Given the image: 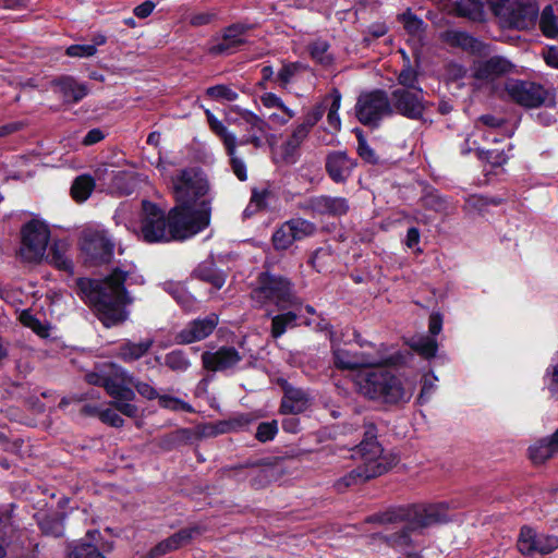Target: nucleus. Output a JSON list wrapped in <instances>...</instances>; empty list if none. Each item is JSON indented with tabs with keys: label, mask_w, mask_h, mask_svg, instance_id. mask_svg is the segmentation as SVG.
Listing matches in <instances>:
<instances>
[{
	"label": "nucleus",
	"mask_w": 558,
	"mask_h": 558,
	"mask_svg": "<svg viewBox=\"0 0 558 558\" xmlns=\"http://www.w3.org/2000/svg\"><path fill=\"white\" fill-rule=\"evenodd\" d=\"M271 192L268 189H253L251 194V206L255 207V210H265L267 208V198Z\"/></svg>",
	"instance_id": "nucleus-62"
},
{
	"label": "nucleus",
	"mask_w": 558,
	"mask_h": 558,
	"mask_svg": "<svg viewBox=\"0 0 558 558\" xmlns=\"http://www.w3.org/2000/svg\"><path fill=\"white\" fill-rule=\"evenodd\" d=\"M49 240L50 230L44 221L31 219L25 222L21 228L22 257L29 262L40 260Z\"/></svg>",
	"instance_id": "nucleus-10"
},
{
	"label": "nucleus",
	"mask_w": 558,
	"mask_h": 558,
	"mask_svg": "<svg viewBox=\"0 0 558 558\" xmlns=\"http://www.w3.org/2000/svg\"><path fill=\"white\" fill-rule=\"evenodd\" d=\"M286 222L287 228H289L292 236L294 238V242L311 236L316 231L315 223L304 218H292Z\"/></svg>",
	"instance_id": "nucleus-43"
},
{
	"label": "nucleus",
	"mask_w": 558,
	"mask_h": 558,
	"mask_svg": "<svg viewBox=\"0 0 558 558\" xmlns=\"http://www.w3.org/2000/svg\"><path fill=\"white\" fill-rule=\"evenodd\" d=\"M129 272L116 267L104 279L80 277L76 279V292L89 306L105 328L123 325L130 316L128 305L132 304L125 283Z\"/></svg>",
	"instance_id": "nucleus-2"
},
{
	"label": "nucleus",
	"mask_w": 558,
	"mask_h": 558,
	"mask_svg": "<svg viewBox=\"0 0 558 558\" xmlns=\"http://www.w3.org/2000/svg\"><path fill=\"white\" fill-rule=\"evenodd\" d=\"M405 523L407 524L399 531H396L393 533H373L371 535V538L374 542L385 544L388 548H391L395 551H403L408 548H411L414 545L411 534L414 531L418 529H425L426 526H418L411 522Z\"/></svg>",
	"instance_id": "nucleus-28"
},
{
	"label": "nucleus",
	"mask_w": 558,
	"mask_h": 558,
	"mask_svg": "<svg viewBox=\"0 0 558 558\" xmlns=\"http://www.w3.org/2000/svg\"><path fill=\"white\" fill-rule=\"evenodd\" d=\"M158 403L162 409H168L171 411H183L186 413L194 412L193 407L189 402L169 395H161L158 397Z\"/></svg>",
	"instance_id": "nucleus-52"
},
{
	"label": "nucleus",
	"mask_w": 558,
	"mask_h": 558,
	"mask_svg": "<svg viewBox=\"0 0 558 558\" xmlns=\"http://www.w3.org/2000/svg\"><path fill=\"white\" fill-rule=\"evenodd\" d=\"M99 417L102 423L109 426L119 428L124 425V420L119 415L114 409H105L100 412Z\"/></svg>",
	"instance_id": "nucleus-64"
},
{
	"label": "nucleus",
	"mask_w": 558,
	"mask_h": 558,
	"mask_svg": "<svg viewBox=\"0 0 558 558\" xmlns=\"http://www.w3.org/2000/svg\"><path fill=\"white\" fill-rule=\"evenodd\" d=\"M299 316L296 313L289 311L282 314H278L271 319L270 333L274 339L280 338L288 328L296 326Z\"/></svg>",
	"instance_id": "nucleus-41"
},
{
	"label": "nucleus",
	"mask_w": 558,
	"mask_h": 558,
	"mask_svg": "<svg viewBox=\"0 0 558 558\" xmlns=\"http://www.w3.org/2000/svg\"><path fill=\"white\" fill-rule=\"evenodd\" d=\"M140 236L148 244L171 243V225L168 213L156 203L143 199L140 213Z\"/></svg>",
	"instance_id": "nucleus-6"
},
{
	"label": "nucleus",
	"mask_w": 558,
	"mask_h": 558,
	"mask_svg": "<svg viewBox=\"0 0 558 558\" xmlns=\"http://www.w3.org/2000/svg\"><path fill=\"white\" fill-rule=\"evenodd\" d=\"M539 29L542 34L547 38H557L558 37V25L557 19L554 13V9L551 4H547L539 16L538 21Z\"/></svg>",
	"instance_id": "nucleus-44"
},
{
	"label": "nucleus",
	"mask_w": 558,
	"mask_h": 558,
	"mask_svg": "<svg viewBox=\"0 0 558 558\" xmlns=\"http://www.w3.org/2000/svg\"><path fill=\"white\" fill-rule=\"evenodd\" d=\"M505 89L515 104L525 108H538L544 105L553 108L556 105L555 93L539 83L513 80L506 84Z\"/></svg>",
	"instance_id": "nucleus-9"
},
{
	"label": "nucleus",
	"mask_w": 558,
	"mask_h": 558,
	"mask_svg": "<svg viewBox=\"0 0 558 558\" xmlns=\"http://www.w3.org/2000/svg\"><path fill=\"white\" fill-rule=\"evenodd\" d=\"M378 428L373 422H364L363 435L360 444L356 446V452L362 461L373 462L375 464L385 461L391 462V469L399 462V456L393 452H385L381 444L378 441Z\"/></svg>",
	"instance_id": "nucleus-14"
},
{
	"label": "nucleus",
	"mask_w": 558,
	"mask_h": 558,
	"mask_svg": "<svg viewBox=\"0 0 558 558\" xmlns=\"http://www.w3.org/2000/svg\"><path fill=\"white\" fill-rule=\"evenodd\" d=\"M538 13L539 8L535 0H513L502 20L511 28L526 31L536 25Z\"/></svg>",
	"instance_id": "nucleus-17"
},
{
	"label": "nucleus",
	"mask_w": 558,
	"mask_h": 558,
	"mask_svg": "<svg viewBox=\"0 0 558 558\" xmlns=\"http://www.w3.org/2000/svg\"><path fill=\"white\" fill-rule=\"evenodd\" d=\"M517 547L524 556L548 555L558 548V536L539 534L535 529L523 525L520 529Z\"/></svg>",
	"instance_id": "nucleus-16"
},
{
	"label": "nucleus",
	"mask_w": 558,
	"mask_h": 558,
	"mask_svg": "<svg viewBox=\"0 0 558 558\" xmlns=\"http://www.w3.org/2000/svg\"><path fill=\"white\" fill-rule=\"evenodd\" d=\"M487 0H456L454 12L460 17H465L472 22L486 21Z\"/></svg>",
	"instance_id": "nucleus-33"
},
{
	"label": "nucleus",
	"mask_w": 558,
	"mask_h": 558,
	"mask_svg": "<svg viewBox=\"0 0 558 558\" xmlns=\"http://www.w3.org/2000/svg\"><path fill=\"white\" fill-rule=\"evenodd\" d=\"M210 131L222 142L231 169L240 181L247 180L244 161L236 155L238 137L210 110L205 111Z\"/></svg>",
	"instance_id": "nucleus-11"
},
{
	"label": "nucleus",
	"mask_w": 558,
	"mask_h": 558,
	"mask_svg": "<svg viewBox=\"0 0 558 558\" xmlns=\"http://www.w3.org/2000/svg\"><path fill=\"white\" fill-rule=\"evenodd\" d=\"M162 288L177 301L179 305H181L182 308L190 310L194 305L195 299L187 292L182 283L166 281Z\"/></svg>",
	"instance_id": "nucleus-40"
},
{
	"label": "nucleus",
	"mask_w": 558,
	"mask_h": 558,
	"mask_svg": "<svg viewBox=\"0 0 558 558\" xmlns=\"http://www.w3.org/2000/svg\"><path fill=\"white\" fill-rule=\"evenodd\" d=\"M326 111V106L323 104L315 105L306 112L303 118L302 125L306 126L310 131L320 121Z\"/></svg>",
	"instance_id": "nucleus-58"
},
{
	"label": "nucleus",
	"mask_w": 558,
	"mask_h": 558,
	"mask_svg": "<svg viewBox=\"0 0 558 558\" xmlns=\"http://www.w3.org/2000/svg\"><path fill=\"white\" fill-rule=\"evenodd\" d=\"M165 365L173 372H185L191 363L183 350H172L165 355Z\"/></svg>",
	"instance_id": "nucleus-48"
},
{
	"label": "nucleus",
	"mask_w": 558,
	"mask_h": 558,
	"mask_svg": "<svg viewBox=\"0 0 558 558\" xmlns=\"http://www.w3.org/2000/svg\"><path fill=\"white\" fill-rule=\"evenodd\" d=\"M65 519H66L65 512L56 511L52 513L45 514L41 519H39L37 521V524H38L40 532L45 536L60 538L64 535Z\"/></svg>",
	"instance_id": "nucleus-34"
},
{
	"label": "nucleus",
	"mask_w": 558,
	"mask_h": 558,
	"mask_svg": "<svg viewBox=\"0 0 558 558\" xmlns=\"http://www.w3.org/2000/svg\"><path fill=\"white\" fill-rule=\"evenodd\" d=\"M153 345V338H145L140 342L124 339L113 349V356L126 364H130L147 355Z\"/></svg>",
	"instance_id": "nucleus-29"
},
{
	"label": "nucleus",
	"mask_w": 558,
	"mask_h": 558,
	"mask_svg": "<svg viewBox=\"0 0 558 558\" xmlns=\"http://www.w3.org/2000/svg\"><path fill=\"white\" fill-rule=\"evenodd\" d=\"M126 376L130 377L129 379H125L123 385L124 387H130L131 389H135L143 398L147 400H155L160 397L157 392V390L150 386L148 383H144L135 378L131 373L126 371Z\"/></svg>",
	"instance_id": "nucleus-49"
},
{
	"label": "nucleus",
	"mask_w": 558,
	"mask_h": 558,
	"mask_svg": "<svg viewBox=\"0 0 558 558\" xmlns=\"http://www.w3.org/2000/svg\"><path fill=\"white\" fill-rule=\"evenodd\" d=\"M257 286L252 289L251 298L260 305L275 303L280 310L293 304L294 284L290 278L264 270L256 277Z\"/></svg>",
	"instance_id": "nucleus-5"
},
{
	"label": "nucleus",
	"mask_w": 558,
	"mask_h": 558,
	"mask_svg": "<svg viewBox=\"0 0 558 558\" xmlns=\"http://www.w3.org/2000/svg\"><path fill=\"white\" fill-rule=\"evenodd\" d=\"M441 39L450 47L460 48L473 56L483 57L489 52L488 44L464 31L447 29L441 34Z\"/></svg>",
	"instance_id": "nucleus-27"
},
{
	"label": "nucleus",
	"mask_w": 558,
	"mask_h": 558,
	"mask_svg": "<svg viewBox=\"0 0 558 558\" xmlns=\"http://www.w3.org/2000/svg\"><path fill=\"white\" fill-rule=\"evenodd\" d=\"M20 322L23 326L32 329L40 338L49 337V325L41 323L36 315L31 313V311L24 310L20 315Z\"/></svg>",
	"instance_id": "nucleus-46"
},
{
	"label": "nucleus",
	"mask_w": 558,
	"mask_h": 558,
	"mask_svg": "<svg viewBox=\"0 0 558 558\" xmlns=\"http://www.w3.org/2000/svg\"><path fill=\"white\" fill-rule=\"evenodd\" d=\"M330 44L324 39H317L308 45V53L313 61L324 68L332 65L335 58L329 53Z\"/></svg>",
	"instance_id": "nucleus-39"
},
{
	"label": "nucleus",
	"mask_w": 558,
	"mask_h": 558,
	"mask_svg": "<svg viewBox=\"0 0 558 558\" xmlns=\"http://www.w3.org/2000/svg\"><path fill=\"white\" fill-rule=\"evenodd\" d=\"M558 452L549 437H544L529 447V458L533 464H544Z\"/></svg>",
	"instance_id": "nucleus-36"
},
{
	"label": "nucleus",
	"mask_w": 558,
	"mask_h": 558,
	"mask_svg": "<svg viewBox=\"0 0 558 558\" xmlns=\"http://www.w3.org/2000/svg\"><path fill=\"white\" fill-rule=\"evenodd\" d=\"M514 69V64L502 56H493L485 60L475 61L472 65V76L482 82H494Z\"/></svg>",
	"instance_id": "nucleus-23"
},
{
	"label": "nucleus",
	"mask_w": 558,
	"mask_h": 558,
	"mask_svg": "<svg viewBox=\"0 0 558 558\" xmlns=\"http://www.w3.org/2000/svg\"><path fill=\"white\" fill-rule=\"evenodd\" d=\"M411 349L425 360L436 356L438 343L436 338L422 336L410 343Z\"/></svg>",
	"instance_id": "nucleus-45"
},
{
	"label": "nucleus",
	"mask_w": 558,
	"mask_h": 558,
	"mask_svg": "<svg viewBox=\"0 0 558 558\" xmlns=\"http://www.w3.org/2000/svg\"><path fill=\"white\" fill-rule=\"evenodd\" d=\"M51 87L58 93L64 105H75L82 101L89 93L88 85L80 82L73 75L63 74L51 81Z\"/></svg>",
	"instance_id": "nucleus-25"
},
{
	"label": "nucleus",
	"mask_w": 558,
	"mask_h": 558,
	"mask_svg": "<svg viewBox=\"0 0 558 558\" xmlns=\"http://www.w3.org/2000/svg\"><path fill=\"white\" fill-rule=\"evenodd\" d=\"M391 462H393V459H391L390 462L384 460L381 463L377 464L363 461L362 464L338 478L335 482L333 487L337 493L343 494L350 488L360 486L373 478L386 474L391 470Z\"/></svg>",
	"instance_id": "nucleus-15"
},
{
	"label": "nucleus",
	"mask_w": 558,
	"mask_h": 558,
	"mask_svg": "<svg viewBox=\"0 0 558 558\" xmlns=\"http://www.w3.org/2000/svg\"><path fill=\"white\" fill-rule=\"evenodd\" d=\"M357 162L348 156L347 151H330L325 159V170L332 182L345 183L352 174Z\"/></svg>",
	"instance_id": "nucleus-26"
},
{
	"label": "nucleus",
	"mask_w": 558,
	"mask_h": 558,
	"mask_svg": "<svg viewBox=\"0 0 558 558\" xmlns=\"http://www.w3.org/2000/svg\"><path fill=\"white\" fill-rule=\"evenodd\" d=\"M417 78V71L414 70L411 66L410 62L408 61L407 65H404V68L400 71L398 75V83L402 85L403 88L415 90V88H421L420 86L416 85Z\"/></svg>",
	"instance_id": "nucleus-56"
},
{
	"label": "nucleus",
	"mask_w": 558,
	"mask_h": 558,
	"mask_svg": "<svg viewBox=\"0 0 558 558\" xmlns=\"http://www.w3.org/2000/svg\"><path fill=\"white\" fill-rule=\"evenodd\" d=\"M68 558H107L92 542L77 539L66 544Z\"/></svg>",
	"instance_id": "nucleus-35"
},
{
	"label": "nucleus",
	"mask_w": 558,
	"mask_h": 558,
	"mask_svg": "<svg viewBox=\"0 0 558 558\" xmlns=\"http://www.w3.org/2000/svg\"><path fill=\"white\" fill-rule=\"evenodd\" d=\"M113 400L110 402V405L121 414L135 418L138 414L137 405L131 403L135 400L136 395L132 396L131 399L120 398V397H111Z\"/></svg>",
	"instance_id": "nucleus-51"
},
{
	"label": "nucleus",
	"mask_w": 558,
	"mask_h": 558,
	"mask_svg": "<svg viewBox=\"0 0 558 558\" xmlns=\"http://www.w3.org/2000/svg\"><path fill=\"white\" fill-rule=\"evenodd\" d=\"M477 157L493 167H501L508 161V156L502 149H478Z\"/></svg>",
	"instance_id": "nucleus-55"
},
{
	"label": "nucleus",
	"mask_w": 558,
	"mask_h": 558,
	"mask_svg": "<svg viewBox=\"0 0 558 558\" xmlns=\"http://www.w3.org/2000/svg\"><path fill=\"white\" fill-rule=\"evenodd\" d=\"M253 28L246 23H232L222 29L221 40L208 48L211 56H228L234 53L246 44L244 36Z\"/></svg>",
	"instance_id": "nucleus-19"
},
{
	"label": "nucleus",
	"mask_w": 558,
	"mask_h": 558,
	"mask_svg": "<svg viewBox=\"0 0 558 558\" xmlns=\"http://www.w3.org/2000/svg\"><path fill=\"white\" fill-rule=\"evenodd\" d=\"M97 52L95 45H78L74 44L65 49V54L71 58H87L93 57Z\"/></svg>",
	"instance_id": "nucleus-60"
},
{
	"label": "nucleus",
	"mask_w": 558,
	"mask_h": 558,
	"mask_svg": "<svg viewBox=\"0 0 558 558\" xmlns=\"http://www.w3.org/2000/svg\"><path fill=\"white\" fill-rule=\"evenodd\" d=\"M277 385L282 390L279 413L282 415H299L311 407V396L307 390L294 387L286 378H278Z\"/></svg>",
	"instance_id": "nucleus-18"
},
{
	"label": "nucleus",
	"mask_w": 558,
	"mask_h": 558,
	"mask_svg": "<svg viewBox=\"0 0 558 558\" xmlns=\"http://www.w3.org/2000/svg\"><path fill=\"white\" fill-rule=\"evenodd\" d=\"M125 379L130 380V377L126 376V369L113 362L105 363L98 371L85 375L87 384L104 388L109 397L131 399L134 396V389L124 387Z\"/></svg>",
	"instance_id": "nucleus-8"
},
{
	"label": "nucleus",
	"mask_w": 558,
	"mask_h": 558,
	"mask_svg": "<svg viewBox=\"0 0 558 558\" xmlns=\"http://www.w3.org/2000/svg\"><path fill=\"white\" fill-rule=\"evenodd\" d=\"M448 507L445 502L429 505L391 506L384 511L367 515L364 522L367 524H395L411 522L418 526H429L447 521Z\"/></svg>",
	"instance_id": "nucleus-4"
},
{
	"label": "nucleus",
	"mask_w": 558,
	"mask_h": 558,
	"mask_svg": "<svg viewBox=\"0 0 558 558\" xmlns=\"http://www.w3.org/2000/svg\"><path fill=\"white\" fill-rule=\"evenodd\" d=\"M301 145L290 136L281 144V158L286 163H295Z\"/></svg>",
	"instance_id": "nucleus-57"
},
{
	"label": "nucleus",
	"mask_w": 558,
	"mask_h": 558,
	"mask_svg": "<svg viewBox=\"0 0 558 558\" xmlns=\"http://www.w3.org/2000/svg\"><path fill=\"white\" fill-rule=\"evenodd\" d=\"M206 96L215 101H234L239 98V94L225 84H217L206 89Z\"/></svg>",
	"instance_id": "nucleus-50"
},
{
	"label": "nucleus",
	"mask_w": 558,
	"mask_h": 558,
	"mask_svg": "<svg viewBox=\"0 0 558 558\" xmlns=\"http://www.w3.org/2000/svg\"><path fill=\"white\" fill-rule=\"evenodd\" d=\"M356 384L363 397L385 405L405 403L411 398L401 379L386 368L364 371L359 375Z\"/></svg>",
	"instance_id": "nucleus-3"
},
{
	"label": "nucleus",
	"mask_w": 558,
	"mask_h": 558,
	"mask_svg": "<svg viewBox=\"0 0 558 558\" xmlns=\"http://www.w3.org/2000/svg\"><path fill=\"white\" fill-rule=\"evenodd\" d=\"M218 324L219 316L215 313H210L203 318H195L177 332L174 341L177 344H191L202 341L214 332Z\"/></svg>",
	"instance_id": "nucleus-21"
},
{
	"label": "nucleus",
	"mask_w": 558,
	"mask_h": 558,
	"mask_svg": "<svg viewBox=\"0 0 558 558\" xmlns=\"http://www.w3.org/2000/svg\"><path fill=\"white\" fill-rule=\"evenodd\" d=\"M333 365L341 371H353L359 367V363L352 359L350 353L343 349H333L332 351Z\"/></svg>",
	"instance_id": "nucleus-54"
},
{
	"label": "nucleus",
	"mask_w": 558,
	"mask_h": 558,
	"mask_svg": "<svg viewBox=\"0 0 558 558\" xmlns=\"http://www.w3.org/2000/svg\"><path fill=\"white\" fill-rule=\"evenodd\" d=\"M389 99L391 116L398 113L410 120L423 119L426 107L422 88H397L391 92Z\"/></svg>",
	"instance_id": "nucleus-13"
},
{
	"label": "nucleus",
	"mask_w": 558,
	"mask_h": 558,
	"mask_svg": "<svg viewBox=\"0 0 558 558\" xmlns=\"http://www.w3.org/2000/svg\"><path fill=\"white\" fill-rule=\"evenodd\" d=\"M299 70L298 63L290 62L282 65L277 74L280 86L286 87Z\"/></svg>",
	"instance_id": "nucleus-63"
},
{
	"label": "nucleus",
	"mask_w": 558,
	"mask_h": 558,
	"mask_svg": "<svg viewBox=\"0 0 558 558\" xmlns=\"http://www.w3.org/2000/svg\"><path fill=\"white\" fill-rule=\"evenodd\" d=\"M81 251L89 266L109 264L113 258L114 243L105 232H85L81 240Z\"/></svg>",
	"instance_id": "nucleus-12"
},
{
	"label": "nucleus",
	"mask_w": 558,
	"mask_h": 558,
	"mask_svg": "<svg viewBox=\"0 0 558 558\" xmlns=\"http://www.w3.org/2000/svg\"><path fill=\"white\" fill-rule=\"evenodd\" d=\"M174 206L168 211L174 242H184L203 232L211 219L207 179L194 168H185L171 178Z\"/></svg>",
	"instance_id": "nucleus-1"
},
{
	"label": "nucleus",
	"mask_w": 558,
	"mask_h": 558,
	"mask_svg": "<svg viewBox=\"0 0 558 558\" xmlns=\"http://www.w3.org/2000/svg\"><path fill=\"white\" fill-rule=\"evenodd\" d=\"M96 182L90 174H81L72 183L71 196L75 202H85L94 191Z\"/></svg>",
	"instance_id": "nucleus-38"
},
{
	"label": "nucleus",
	"mask_w": 558,
	"mask_h": 558,
	"mask_svg": "<svg viewBox=\"0 0 558 558\" xmlns=\"http://www.w3.org/2000/svg\"><path fill=\"white\" fill-rule=\"evenodd\" d=\"M388 94L384 89H373L361 94L355 104L357 121L368 128L378 129L384 117L391 116Z\"/></svg>",
	"instance_id": "nucleus-7"
},
{
	"label": "nucleus",
	"mask_w": 558,
	"mask_h": 558,
	"mask_svg": "<svg viewBox=\"0 0 558 558\" xmlns=\"http://www.w3.org/2000/svg\"><path fill=\"white\" fill-rule=\"evenodd\" d=\"M271 243L277 252L287 251L294 243V238L287 228L286 221L272 233Z\"/></svg>",
	"instance_id": "nucleus-47"
},
{
	"label": "nucleus",
	"mask_w": 558,
	"mask_h": 558,
	"mask_svg": "<svg viewBox=\"0 0 558 558\" xmlns=\"http://www.w3.org/2000/svg\"><path fill=\"white\" fill-rule=\"evenodd\" d=\"M353 133L357 140L356 153L359 157L366 163L378 165L379 157L375 150L368 145L364 135V131L360 128H354Z\"/></svg>",
	"instance_id": "nucleus-42"
},
{
	"label": "nucleus",
	"mask_w": 558,
	"mask_h": 558,
	"mask_svg": "<svg viewBox=\"0 0 558 558\" xmlns=\"http://www.w3.org/2000/svg\"><path fill=\"white\" fill-rule=\"evenodd\" d=\"M423 206L427 209H432L435 211H441L447 206V201L444 196L438 194L437 192H429L424 195L422 198Z\"/></svg>",
	"instance_id": "nucleus-59"
},
{
	"label": "nucleus",
	"mask_w": 558,
	"mask_h": 558,
	"mask_svg": "<svg viewBox=\"0 0 558 558\" xmlns=\"http://www.w3.org/2000/svg\"><path fill=\"white\" fill-rule=\"evenodd\" d=\"M301 208L313 215L342 217L349 213L350 203L342 196L317 195L308 197Z\"/></svg>",
	"instance_id": "nucleus-20"
},
{
	"label": "nucleus",
	"mask_w": 558,
	"mask_h": 558,
	"mask_svg": "<svg viewBox=\"0 0 558 558\" xmlns=\"http://www.w3.org/2000/svg\"><path fill=\"white\" fill-rule=\"evenodd\" d=\"M230 111L235 112L241 117V119L248 125V132L266 135L267 130L270 129L269 123L265 119L248 109H243L240 106L234 105L230 107Z\"/></svg>",
	"instance_id": "nucleus-37"
},
{
	"label": "nucleus",
	"mask_w": 558,
	"mask_h": 558,
	"mask_svg": "<svg viewBox=\"0 0 558 558\" xmlns=\"http://www.w3.org/2000/svg\"><path fill=\"white\" fill-rule=\"evenodd\" d=\"M402 23L404 29L411 35L417 34L422 31L424 25V22L410 11L402 14Z\"/></svg>",
	"instance_id": "nucleus-61"
},
{
	"label": "nucleus",
	"mask_w": 558,
	"mask_h": 558,
	"mask_svg": "<svg viewBox=\"0 0 558 558\" xmlns=\"http://www.w3.org/2000/svg\"><path fill=\"white\" fill-rule=\"evenodd\" d=\"M278 430L279 429H278V421L277 420L260 422L257 425L255 438L259 442L265 444V442L274 440L278 434Z\"/></svg>",
	"instance_id": "nucleus-53"
},
{
	"label": "nucleus",
	"mask_w": 558,
	"mask_h": 558,
	"mask_svg": "<svg viewBox=\"0 0 558 558\" xmlns=\"http://www.w3.org/2000/svg\"><path fill=\"white\" fill-rule=\"evenodd\" d=\"M202 533L203 529L199 525L183 527L150 548L148 557L159 558L171 551L178 550L189 545L196 535H201Z\"/></svg>",
	"instance_id": "nucleus-24"
},
{
	"label": "nucleus",
	"mask_w": 558,
	"mask_h": 558,
	"mask_svg": "<svg viewBox=\"0 0 558 558\" xmlns=\"http://www.w3.org/2000/svg\"><path fill=\"white\" fill-rule=\"evenodd\" d=\"M68 244L62 240H54L48 251L47 260L48 263L69 275L74 272L73 260L66 256Z\"/></svg>",
	"instance_id": "nucleus-32"
},
{
	"label": "nucleus",
	"mask_w": 558,
	"mask_h": 558,
	"mask_svg": "<svg viewBox=\"0 0 558 558\" xmlns=\"http://www.w3.org/2000/svg\"><path fill=\"white\" fill-rule=\"evenodd\" d=\"M195 441L193 428L181 427L162 435L158 440V447L163 451H172Z\"/></svg>",
	"instance_id": "nucleus-31"
},
{
	"label": "nucleus",
	"mask_w": 558,
	"mask_h": 558,
	"mask_svg": "<svg viewBox=\"0 0 558 558\" xmlns=\"http://www.w3.org/2000/svg\"><path fill=\"white\" fill-rule=\"evenodd\" d=\"M192 277L203 282L211 284L216 290H220L227 280V275L219 269L214 260H204L192 271Z\"/></svg>",
	"instance_id": "nucleus-30"
},
{
	"label": "nucleus",
	"mask_w": 558,
	"mask_h": 558,
	"mask_svg": "<svg viewBox=\"0 0 558 558\" xmlns=\"http://www.w3.org/2000/svg\"><path fill=\"white\" fill-rule=\"evenodd\" d=\"M203 367L208 372L225 373L233 369L242 360V354L232 345H222L215 352L202 353Z\"/></svg>",
	"instance_id": "nucleus-22"
}]
</instances>
